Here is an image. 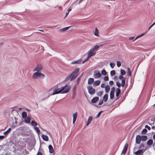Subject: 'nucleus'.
Returning <instances> with one entry per match:
<instances>
[{
  "label": "nucleus",
  "instance_id": "nucleus-17",
  "mask_svg": "<svg viewBox=\"0 0 155 155\" xmlns=\"http://www.w3.org/2000/svg\"><path fill=\"white\" fill-rule=\"evenodd\" d=\"M101 81L100 80H97L94 82L93 86H97L100 83Z\"/></svg>",
  "mask_w": 155,
  "mask_h": 155
},
{
  "label": "nucleus",
  "instance_id": "nucleus-38",
  "mask_svg": "<svg viewBox=\"0 0 155 155\" xmlns=\"http://www.w3.org/2000/svg\"><path fill=\"white\" fill-rule=\"evenodd\" d=\"M120 74H121L122 75H125L126 74V72L123 69H121L120 70Z\"/></svg>",
  "mask_w": 155,
  "mask_h": 155
},
{
  "label": "nucleus",
  "instance_id": "nucleus-13",
  "mask_svg": "<svg viewBox=\"0 0 155 155\" xmlns=\"http://www.w3.org/2000/svg\"><path fill=\"white\" fill-rule=\"evenodd\" d=\"M128 145L127 143L124 146V148L122 152V154H124L127 151Z\"/></svg>",
  "mask_w": 155,
  "mask_h": 155
},
{
  "label": "nucleus",
  "instance_id": "nucleus-18",
  "mask_svg": "<svg viewBox=\"0 0 155 155\" xmlns=\"http://www.w3.org/2000/svg\"><path fill=\"white\" fill-rule=\"evenodd\" d=\"M99 99V97H94L91 101V102L92 103H95Z\"/></svg>",
  "mask_w": 155,
  "mask_h": 155
},
{
  "label": "nucleus",
  "instance_id": "nucleus-37",
  "mask_svg": "<svg viewBox=\"0 0 155 155\" xmlns=\"http://www.w3.org/2000/svg\"><path fill=\"white\" fill-rule=\"evenodd\" d=\"M103 93V92L102 91H100L98 92L97 93V96L101 97Z\"/></svg>",
  "mask_w": 155,
  "mask_h": 155
},
{
  "label": "nucleus",
  "instance_id": "nucleus-29",
  "mask_svg": "<svg viewBox=\"0 0 155 155\" xmlns=\"http://www.w3.org/2000/svg\"><path fill=\"white\" fill-rule=\"evenodd\" d=\"M12 129L11 128H9L6 131L4 132V134L5 135H6L9 133L11 130Z\"/></svg>",
  "mask_w": 155,
  "mask_h": 155
},
{
  "label": "nucleus",
  "instance_id": "nucleus-10",
  "mask_svg": "<svg viewBox=\"0 0 155 155\" xmlns=\"http://www.w3.org/2000/svg\"><path fill=\"white\" fill-rule=\"evenodd\" d=\"M78 116L77 112H75L73 115V124H74L76 121Z\"/></svg>",
  "mask_w": 155,
  "mask_h": 155
},
{
  "label": "nucleus",
  "instance_id": "nucleus-44",
  "mask_svg": "<svg viewBox=\"0 0 155 155\" xmlns=\"http://www.w3.org/2000/svg\"><path fill=\"white\" fill-rule=\"evenodd\" d=\"M80 77H79L77 79V80H76V81H77V85H78V84H79V82L80 81Z\"/></svg>",
  "mask_w": 155,
  "mask_h": 155
},
{
  "label": "nucleus",
  "instance_id": "nucleus-43",
  "mask_svg": "<svg viewBox=\"0 0 155 155\" xmlns=\"http://www.w3.org/2000/svg\"><path fill=\"white\" fill-rule=\"evenodd\" d=\"M117 66L118 67H120L121 65L120 62L119 61H118L117 62Z\"/></svg>",
  "mask_w": 155,
  "mask_h": 155
},
{
  "label": "nucleus",
  "instance_id": "nucleus-11",
  "mask_svg": "<svg viewBox=\"0 0 155 155\" xmlns=\"http://www.w3.org/2000/svg\"><path fill=\"white\" fill-rule=\"evenodd\" d=\"M31 119V117L29 116L27 117L24 119L25 123L28 124H29L30 123Z\"/></svg>",
  "mask_w": 155,
  "mask_h": 155
},
{
  "label": "nucleus",
  "instance_id": "nucleus-27",
  "mask_svg": "<svg viewBox=\"0 0 155 155\" xmlns=\"http://www.w3.org/2000/svg\"><path fill=\"white\" fill-rule=\"evenodd\" d=\"M141 137V140L143 141H146L147 139V137L145 135H143Z\"/></svg>",
  "mask_w": 155,
  "mask_h": 155
},
{
  "label": "nucleus",
  "instance_id": "nucleus-21",
  "mask_svg": "<svg viewBox=\"0 0 155 155\" xmlns=\"http://www.w3.org/2000/svg\"><path fill=\"white\" fill-rule=\"evenodd\" d=\"M108 95L107 94H105L103 97V99L104 102H106L107 100Z\"/></svg>",
  "mask_w": 155,
  "mask_h": 155
},
{
  "label": "nucleus",
  "instance_id": "nucleus-47",
  "mask_svg": "<svg viewBox=\"0 0 155 155\" xmlns=\"http://www.w3.org/2000/svg\"><path fill=\"white\" fill-rule=\"evenodd\" d=\"M103 103V100H102L99 103L98 105H101Z\"/></svg>",
  "mask_w": 155,
  "mask_h": 155
},
{
  "label": "nucleus",
  "instance_id": "nucleus-5",
  "mask_svg": "<svg viewBox=\"0 0 155 155\" xmlns=\"http://www.w3.org/2000/svg\"><path fill=\"white\" fill-rule=\"evenodd\" d=\"M87 54H88L87 58V59L85 60L84 61H83L82 62L83 63L86 60H87L90 57L94 55L95 54V52H94V51L93 50H92L91 49L88 52Z\"/></svg>",
  "mask_w": 155,
  "mask_h": 155
},
{
  "label": "nucleus",
  "instance_id": "nucleus-25",
  "mask_svg": "<svg viewBox=\"0 0 155 155\" xmlns=\"http://www.w3.org/2000/svg\"><path fill=\"white\" fill-rule=\"evenodd\" d=\"M94 35L97 36H98L99 35V31L98 29L96 28L95 29V31L94 33Z\"/></svg>",
  "mask_w": 155,
  "mask_h": 155
},
{
  "label": "nucleus",
  "instance_id": "nucleus-3",
  "mask_svg": "<svg viewBox=\"0 0 155 155\" xmlns=\"http://www.w3.org/2000/svg\"><path fill=\"white\" fill-rule=\"evenodd\" d=\"M45 77V75L41 73V72L37 71L34 73L32 77V78L33 79H36L39 77L44 78Z\"/></svg>",
  "mask_w": 155,
  "mask_h": 155
},
{
  "label": "nucleus",
  "instance_id": "nucleus-54",
  "mask_svg": "<svg viewBox=\"0 0 155 155\" xmlns=\"http://www.w3.org/2000/svg\"><path fill=\"white\" fill-rule=\"evenodd\" d=\"M104 85H105V84L104 83L102 84L101 85V87L102 88H103L104 87Z\"/></svg>",
  "mask_w": 155,
  "mask_h": 155
},
{
  "label": "nucleus",
  "instance_id": "nucleus-35",
  "mask_svg": "<svg viewBox=\"0 0 155 155\" xmlns=\"http://www.w3.org/2000/svg\"><path fill=\"white\" fill-rule=\"evenodd\" d=\"M147 130L146 128L143 129L141 131L142 134H145L147 132Z\"/></svg>",
  "mask_w": 155,
  "mask_h": 155
},
{
  "label": "nucleus",
  "instance_id": "nucleus-58",
  "mask_svg": "<svg viewBox=\"0 0 155 155\" xmlns=\"http://www.w3.org/2000/svg\"><path fill=\"white\" fill-rule=\"evenodd\" d=\"M71 10V9L70 8H69L68 9V13H69V12H70Z\"/></svg>",
  "mask_w": 155,
  "mask_h": 155
},
{
  "label": "nucleus",
  "instance_id": "nucleus-41",
  "mask_svg": "<svg viewBox=\"0 0 155 155\" xmlns=\"http://www.w3.org/2000/svg\"><path fill=\"white\" fill-rule=\"evenodd\" d=\"M115 64L113 63H110V65L112 69H113L114 68Z\"/></svg>",
  "mask_w": 155,
  "mask_h": 155
},
{
  "label": "nucleus",
  "instance_id": "nucleus-32",
  "mask_svg": "<svg viewBox=\"0 0 155 155\" xmlns=\"http://www.w3.org/2000/svg\"><path fill=\"white\" fill-rule=\"evenodd\" d=\"M146 33V32H145V33H142L140 35H139L137 37H136V38L134 39V40L138 38L141 37L142 36H143V35H144Z\"/></svg>",
  "mask_w": 155,
  "mask_h": 155
},
{
  "label": "nucleus",
  "instance_id": "nucleus-61",
  "mask_svg": "<svg viewBox=\"0 0 155 155\" xmlns=\"http://www.w3.org/2000/svg\"><path fill=\"white\" fill-rule=\"evenodd\" d=\"M22 109V108L21 107H20V108H19V110H21V109Z\"/></svg>",
  "mask_w": 155,
  "mask_h": 155
},
{
  "label": "nucleus",
  "instance_id": "nucleus-2",
  "mask_svg": "<svg viewBox=\"0 0 155 155\" xmlns=\"http://www.w3.org/2000/svg\"><path fill=\"white\" fill-rule=\"evenodd\" d=\"M79 70V68H77L75 69L71 74L67 77L66 80H67L70 79V81H72L74 80L77 76Z\"/></svg>",
  "mask_w": 155,
  "mask_h": 155
},
{
  "label": "nucleus",
  "instance_id": "nucleus-63",
  "mask_svg": "<svg viewBox=\"0 0 155 155\" xmlns=\"http://www.w3.org/2000/svg\"><path fill=\"white\" fill-rule=\"evenodd\" d=\"M117 78V77L116 76L114 77L115 78Z\"/></svg>",
  "mask_w": 155,
  "mask_h": 155
},
{
  "label": "nucleus",
  "instance_id": "nucleus-30",
  "mask_svg": "<svg viewBox=\"0 0 155 155\" xmlns=\"http://www.w3.org/2000/svg\"><path fill=\"white\" fill-rule=\"evenodd\" d=\"M99 47L98 45H96L94 47L91 49L96 52V50Z\"/></svg>",
  "mask_w": 155,
  "mask_h": 155
},
{
  "label": "nucleus",
  "instance_id": "nucleus-33",
  "mask_svg": "<svg viewBox=\"0 0 155 155\" xmlns=\"http://www.w3.org/2000/svg\"><path fill=\"white\" fill-rule=\"evenodd\" d=\"M81 61L79 60L73 61L71 63V64H79L80 63Z\"/></svg>",
  "mask_w": 155,
  "mask_h": 155
},
{
  "label": "nucleus",
  "instance_id": "nucleus-12",
  "mask_svg": "<svg viewBox=\"0 0 155 155\" xmlns=\"http://www.w3.org/2000/svg\"><path fill=\"white\" fill-rule=\"evenodd\" d=\"M144 151V150H143L140 149L135 152L134 153L137 155H141V154Z\"/></svg>",
  "mask_w": 155,
  "mask_h": 155
},
{
  "label": "nucleus",
  "instance_id": "nucleus-31",
  "mask_svg": "<svg viewBox=\"0 0 155 155\" xmlns=\"http://www.w3.org/2000/svg\"><path fill=\"white\" fill-rule=\"evenodd\" d=\"M22 118L24 119L25 118L27 117V113L25 111L23 112L22 114Z\"/></svg>",
  "mask_w": 155,
  "mask_h": 155
},
{
  "label": "nucleus",
  "instance_id": "nucleus-20",
  "mask_svg": "<svg viewBox=\"0 0 155 155\" xmlns=\"http://www.w3.org/2000/svg\"><path fill=\"white\" fill-rule=\"evenodd\" d=\"M120 90L118 88L116 90V96L117 97H119L120 94Z\"/></svg>",
  "mask_w": 155,
  "mask_h": 155
},
{
  "label": "nucleus",
  "instance_id": "nucleus-45",
  "mask_svg": "<svg viewBox=\"0 0 155 155\" xmlns=\"http://www.w3.org/2000/svg\"><path fill=\"white\" fill-rule=\"evenodd\" d=\"M116 85L118 87H120L121 86L120 83L118 81H117L116 82Z\"/></svg>",
  "mask_w": 155,
  "mask_h": 155
},
{
  "label": "nucleus",
  "instance_id": "nucleus-23",
  "mask_svg": "<svg viewBox=\"0 0 155 155\" xmlns=\"http://www.w3.org/2000/svg\"><path fill=\"white\" fill-rule=\"evenodd\" d=\"M127 75L128 76L130 77L131 75V72L130 68H127Z\"/></svg>",
  "mask_w": 155,
  "mask_h": 155
},
{
  "label": "nucleus",
  "instance_id": "nucleus-7",
  "mask_svg": "<svg viewBox=\"0 0 155 155\" xmlns=\"http://www.w3.org/2000/svg\"><path fill=\"white\" fill-rule=\"evenodd\" d=\"M42 65L41 64H38L37 65L36 67L33 70V71L41 72V70H42Z\"/></svg>",
  "mask_w": 155,
  "mask_h": 155
},
{
  "label": "nucleus",
  "instance_id": "nucleus-4",
  "mask_svg": "<svg viewBox=\"0 0 155 155\" xmlns=\"http://www.w3.org/2000/svg\"><path fill=\"white\" fill-rule=\"evenodd\" d=\"M101 74L98 70H95L94 71L93 77L95 79L100 78L101 76Z\"/></svg>",
  "mask_w": 155,
  "mask_h": 155
},
{
  "label": "nucleus",
  "instance_id": "nucleus-55",
  "mask_svg": "<svg viewBox=\"0 0 155 155\" xmlns=\"http://www.w3.org/2000/svg\"><path fill=\"white\" fill-rule=\"evenodd\" d=\"M154 25L153 24H152L149 27L148 30H149Z\"/></svg>",
  "mask_w": 155,
  "mask_h": 155
},
{
  "label": "nucleus",
  "instance_id": "nucleus-51",
  "mask_svg": "<svg viewBox=\"0 0 155 155\" xmlns=\"http://www.w3.org/2000/svg\"><path fill=\"white\" fill-rule=\"evenodd\" d=\"M36 155H42L41 153L38 151Z\"/></svg>",
  "mask_w": 155,
  "mask_h": 155
},
{
  "label": "nucleus",
  "instance_id": "nucleus-49",
  "mask_svg": "<svg viewBox=\"0 0 155 155\" xmlns=\"http://www.w3.org/2000/svg\"><path fill=\"white\" fill-rule=\"evenodd\" d=\"M143 146H144V144H143V143H141L140 144V146L139 147V149H141L142 147H143Z\"/></svg>",
  "mask_w": 155,
  "mask_h": 155
},
{
  "label": "nucleus",
  "instance_id": "nucleus-6",
  "mask_svg": "<svg viewBox=\"0 0 155 155\" xmlns=\"http://www.w3.org/2000/svg\"><path fill=\"white\" fill-rule=\"evenodd\" d=\"M87 89L89 94L91 95H93L94 94L95 92V89L93 88L92 86H89L87 87Z\"/></svg>",
  "mask_w": 155,
  "mask_h": 155
},
{
  "label": "nucleus",
  "instance_id": "nucleus-46",
  "mask_svg": "<svg viewBox=\"0 0 155 155\" xmlns=\"http://www.w3.org/2000/svg\"><path fill=\"white\" fill-rule=\"evenodd\" d=\"M109 78L108 76H105L104 78V80L105 81H107L108 80Z\"/></svg>",
  "mask_w": 155,
  "mask_h": 155
},
{
  "label": "nucleus",
  "instance_id": "nucleus-39",
  "mask_svg": "<svg viewBox=\"0 0 155 155\" xmlns=\"http://www.w3.org/2000/svg\"><path fill=\"white\" fill-rule=\"evenodd\" d=\"M106 73L107 72L104 69L102 70L101 71V74L104 75H106Z\"/></svg>",
  "mask_w": 155,
  "mask_h": 155
},
{
  "label": "nucleus",
  "instance_id": "nucleus-42",
  "mask_svg": "<svg viewBox=\"0 0 155 155\" xmlns=\"http://www.w3.org/2000/svg\"><path fill=\"white\" fill-rule=\"evenodd\" d=\"M101 112H102V111H100L98 112V113L97 114V115L95 117L96 118H97L99 117V116H100V115L101 113Z\"/></svg>",
  "mask_w": 155,
  "mask_h": 155
},
{
  "label": "nucleus",
  "instance_id": "nucleus-60",
  "mask_svg": "<svg viewBox=\"0 0 155 155\" xmlns=\"http://www.w3.org/2000/svg\"><path fill=\"white\" fill-rule=\"evenodd\" d=\"M152 128L153 129H155V126H153V127H152Z\"/></svg>",
  "mask_w": 155,
  "mask_h": 155
},
{
  "label": "nucleus",
  "instance_id": "nucleus-52",
  "mask_svg": "<svg viewBox=\"0 0 155 155\" xmlns=\"http://www.w3.org/2000/svg\"><path fill=\"white\" fill-rule=\"evenodd\" d=\"M114 83V82L113 81H109V84L110 85H112Z\"/></svg>",
  "mask_w": 155,
  "mask_h": 155
},
{
  "label": "nucleus",
  "instance_id": "nucleus-57",
  "mask_svg": "<svg viewBox=\"0 0 155 155\" xmlns=\"http://www.w3.org/2000/svg\"><path fill=\"white\" fill-rule=\"evenodd\" d=\"M69 14V13L68 12H67L66 13V14H65V18H66V17L68 16V14Z\"/></svg>",
  "mask_w": 155,
  "mask_h": 155
},
{
  "label": "nucleus",
  "instance_id": "nucleus-26",
  "mask_svg": "<svg viewBox=\"0 0 155 155\" xmlns=\"http://www.w3.org/2000/svg\"><path fill=\"white\" fill-rule=\"evenodd\" d=\"M105 88L106 93H108L110 89L109 86L108 85H107L105 86Z\"/></svg>",
  "mask_w": 155,
  "mask_h": 155
},
{
  "label": "nucleus",
  "instance_id": "nucleus-56",
  "mask_svg": "<svg viewBox=\"0 0 155 155\" xmlns=\"http://www.w3.org/2000/svg\"><path fill=\"white\" fill-rule=\"evenodd\" d=\"M134 37H130L129 38V39L130 40H133L134 39Z\"/></svg>",
  "mask_w": 155,
  "mask_h": 155
},
{
  "label": "nucleus",
  "instance_id": "nucleus-9",
  "mask_svg": "<svg viewBox=\"0 0 155 155\" xmlns=\"http://www.w3.org/2000/svg\"><path fill=\"white\" fill-rule=\"evenodd\" d=\"M114 87H113L112 88V90L111 91L110 93V98L111 99L114 98Z\"/></svg>",
  "mask_w": 155,
  "mask_h": 155
},
{
  "label": "nucleus",
  "instance_id": "nucleus-53",
  "mask_svg": "<svg viewBox=\"0 0 155 155\" xmlns=\"http://www.w3.org/2000/svg\"><path fill=\"white\" fill-rule=\"evenodd\" d=\"M5 137L4 136H0V140H2Z\"/></svg>",
  "mask_w": 155,
  "mask_h": 155
},
{
  "label": "nucleus",
  "instance_id": "nucleus-48",
  "mask_svg": "<svg viewBox=\"0 0 155 155\" xmlns=\"http://www.w3.org/2000/svg\"><path fill=\"white\" fill-rule=\"evenodd\" d=\"M145 128H147L149 130H150L151 129L150 127L147 125H145Z\"/></svg>",
  "mask_w": 155,
  "mask_h": 155
},
{
  "label": "nucleus",
  "instance_id": "nucleus-50",
  "mask_svg": "<svg viewBox=\"0 0 155 155\" xmlns=\"http://www.w3.org/2000/svg\"><path fill=\"white\" fill-rule=\"evenodd\" d=\"M123 75L121 74L119 76V78L120 79H122L123 78Z\"/></svg>",
  "mask_w": 155,
  "mask_h": 155
},
{
  "label": "nucleus",
  "instance_id": "nucleus-22",
  "mask_svg": "<svg viewBox=\"0 0 155 155\" xmlns=\"http://www.w3.org/2000/svg\"><path fill=\"white\" fill-rule=\"evenodd\" d=\"M31 124L32 126L35 127L37 125V123L35 120H32L31 122Z\"/></svg>",
  "mask_w": 155,
  "mask_h": 155
},
{
  "label": "nucleus",
  "instance_id": "nucleus-19",
  "mask_svg": "<svg viewBox=\"0 0 155 155\" xmlns=\"http://www.w3.org/2000/svg\"><path fill=\"white\" fill-rule=\"evenodd\" d=\"M48 148L49 149V151L50 153H52L54 152V150L53 147L51 145H50L48 146Z\"/></svg>",
  "mask_w": 155,
  "mask_h": 155
},
{
  "label": "nucleus",
  "instance_id": "nucleus-16",
  "mask_svg": "<svg viewBox=\"0 0 155 155\" xmlns=\"http://www.w3.org/2000/svg\"><path fill=\"white\" fill-rule=\"evenodd\" d=\"M93 119V118L91 117H89L87 121L86 125L88 126L91 123Z\"/></svg>",
  "mask_w": 155,
  "mask_h": 155
},
{
  "label": "nucleus",
  "instance_id": "nucleus-28",
  "mask_svg": "<svg viewBox=\"0 0 155 155\" xmlns=\"http://www.w3.org/2000/svg\"><path fill=\"white\" fill-rule=\"evenodd\" d=\"M153 143V140L151 139L148 140L147 142V144L148 145H151Z\"/></svg>",
  "mask_w": 155,
  "mask_h": 155
},
{
  "label": "nucleus",
  "instance_id": "nucleus-8",
  "mask_svg": "<svg viewBox=\"0 0 155 155\" xmlns=\"http://www.w3.org/2000/svg\"><path fill=\"white\" fill-rule=\"evenodd\" d=\"M141 140V136L140 135H137L136 138L135 142L137 144H139Z\"/></svg>",
  "mask_w": 155,
  "mask_h": 155
},
{
  "label": "nucleus",
  "instance_id": "nucleus-1",
  "mask_svg": "<svg viewBox=\"0 0 155 155\" xmlns=\"http://www.w3.org/2000/svg\"><path fill=\"white\" fill-rule=\"evenodd\" d=\"M69 87L67 84H66L64 86L60 88H55L53 90L54 92L52 93V94L54 95L59 93H66L69 91Z\"/></svg>",
  "mask_w": 155,
  "mask_h": 155
},
{
  "label": "nucleus",
  "instance_id": "nucleus-36",
  "mask_svg": "<svg viewBox=\"0 0 155 155\" xmlns=\"http://www.w3.org/2000/svg\"><path fill=\"white\" fill-rule=\"evenodd\" d=\"M115 74V72L114 70H112L110 71V75L111 76H114Z\"/></svg>",
  "mask_w": 155,
  "mask_h": 155
},
{
  "label": "nucleus",
  "instance_id": "nucleus-14",
  "mask_svg": "<svg viewBox=\"0 0 155 155\" xmlns=\"http://www.w3.org/2000/svg\"><path fill=\"white\" fill-rule=\"evenodd\" d=\"M94 81V79L93 78H89L88 79L87 83L89 85L93 83Z\"/></svg>",
  "mask_w": 155,
  "mask_h": 155
},
{
  "label": "nucleus",
  "instance_id": "nucleus-64",
  "mask_svg": "<svg viewBox=\"0 0 155 155\" xmlns=\"http://www.w3.org/2000/svg\"><path fill=\"white\" fill-rule=\"evenodd\" d=\"M154 106H155V104L153 105Z\"/></svg>",
  "mask_w": 155,
  "mask_h": 155
},
{
  "label": "nucleus",
  "instance_id": "nucleus-62",
  "mask_svg": "<svg viewBox=\"0 0 155 155\" xmlns=\"http://www.w3.org/2000/svg\"><path fill=\"white\" fill-rule=\"evenodd\" d=\"M154 25H155V22L153 23V24Z\"/></svg>",
  "mask_w": 155,
  "mask_h": 155
},
{
  "label": "nucleus",
  "instance_id": "nucleus-24",
  "mask_svg": "<svg viewBox=\"0 0 155 155\" xmlns=\"http://www.w3.org/2000/svg\"><path fill=\"white\" fill-rule=\"evenodd\" d=\"M34 129L36 131L37 133L38 134H39L40 133V130L39 128L38 127L36 126V127H34Z\"/></svg>",
  "mask_w": 155,
  "mask_h": 155
},
{
  "label": "nucleus",
  "instance_id": "nucleus-40",
  "mask_svg": "<svg viewBox=\"0 0 155 155\" xmlns=\"http://www.w3.org/2000/svg\"><path fill=\"white\" fill-rule=\"evenodd\" d=\"M125 80L124 79H122V84L121 85L122 87H123L124 86L125 84Z\"/></svg>",
  "mask_w": 155,
  "mask_h": 155
},
{
  "label": "nucleus",
  "instance_id": "nucleus-34",
  "mask_svg": "<svg viewBox=\"0 0 155 155\" xmlns=\"http://www.w3.org/2000/svg\"><path fill=\"white\" fill-rule=\"evenodd\" d=\"M69 27H67L64 28L62 29H61L60 30V31H65L67 30L69 28Z\"/></svg>",
  "mask_w": 155,
  "mask_h": 155
},
{
  "label": "nucleus",
  "instance_id": "nucleus-59",
  "mask_svg": "<svg viewBox=\"0 0 155 155\" xmlns=\"http://www.w3.org/2000/svg\"><path fill=\"white\" fill-rule=\"evenodd\" d=\"M153 138L154 140V141L155 142V134L153 135Z\"/></svg>",
  "mask_w": 155,
  "mask_h": 155
},
{
  "label": "nucleus",
  "instance_id": "nucleus-15",
  "mask_svg": "<svg viewBox=\"0 0 155 155\" xmlns=\"http://www.w3.org/2000/svg\"><path fill=\"white\" fill-rule=\"evenodd\" d=\"M41 137L42 139L45 141H48V137L46 135L44 134L42 135Z\"/></svg>",
  "mask_w": 155,
  "mask_h": 155
}]
</instances>
